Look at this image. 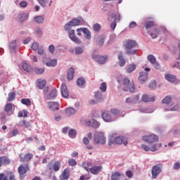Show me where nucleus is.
<instances>
[{"label": "nucleus", "mask_w": 180, "mask_h": 180, "mask_svg": "<svg viewBox=\"0 0 180 180\" xmlns=\"http://www.w3.org/2000/svg\"><path fill=\"white\" fill-rule=\"evenodd\" d=\"M19 133V130L13 129L11 132L8 133V137H15V136H18Z\"/></svg>", "instance_id": "obj_43"}, {"label": "nucleus", "mask_w": 180, "mask_h": 180, "mask_svg": "<svg viewBox=\"0 0 180 180\" xmlns=\"http://www.w3.org/2000/svg\"><path fill=\"white\" fill-rule=\"evenodd\" d=\"M57 96V89H53L51 91L50 94L47 96L48 99H55V98Z\"/></svg>", "instance_id": "obj_31"}, {"label": "nucleus", "mask_w": 180, "mask_h": 180, "mask_svg": "<svg viewBox=\"0 0 180 180\" xmlns=\"http://www.w3.org/2000/svg\"><path fill=\"white\" fill-rule=\"evenodd\" d=\"M20 6L21 8H26L27 6V2L26 1H23L21 3H20Z\"/></svg>", "instance_id": "obj_62"}, {"label": "nucleus", "mask_w": 180, "mask_h": 180, "mask_svg": "<svg viewBox=\"0 0 180 180\" xmlns=\"http://www.w3.org/2000/svg\"><path fill=\"white\" fill-rule=\"evenodd\" d=\"M69 136H70L71 139H75L77 136V131L75 129H70L69 131Z\"/></svg>", "instance_id": "obj_42"}, {"label": "nucleus", "mask_w": 180, "mask_h": 180, "mask_svg": "<svg viewBox=\"0 0 180 180\" xmlns=\"http://www.w3.org/2000/svg\"><path fill=\"white\" fill-rule=\"evenodd\" d=\"M32 158H33V154L32 153H27L23 157H22V155H20V161L21 162H29V161H30Z\"/></svg>", "instance_id": "obj_13"}, {"label": "nucleus", "mask_w": 180, "mask_h": 180, "mask_svg": "<svg viewBox=\"0 0 180 180\" xmlns=\"http://www.w3.org/2000/svg\"><path fill=\"white\" fill-rule=\"evenodd\" d=\"M34 71L35 74L40 75V74H43L44 72V69L35 68Z\"/></svg>", "instance_id": "obj_49"}, {"label": "nucleus", "mask_w": 180, "mask_h": 180, "mask_svg": "<svg viewBox=\"0 0 180 180\" xmlns=\"http://www.w3.org/2000/svg\"><path fill=\"white\" fill-rule=\"evenodd\" d=\"M92 58L98 63V64H105L106 60H108V56L93 55Z\"/></svg>", "instance_id": "obj_7"}, {"label": "nucleus", "mask_w": 180, "mask_h": 180, "mask_svg": "<svg viewBox=\"0 0 180 180\" xmlns=\"http://www.w3.org/2000/svg\"><path fill=\"white\" fill-rule=\"evenodd\" d=\"M13 108V105L12 103H7L5 107H4V110L6 113H8V115H12L13 114V112H12V109Z\"/></svg>", "instance_id": "obj_23"}, {"label": "nucleus", "mask_w": 180, "mask_h": 180, "mask_svg": "<svg viewBox=\"0 0 180 180\" xmlns=\"http://www.w3.org/2000/svg\"><path fill=\"white\" fill-rule=\"evenodd\" d=\"M101 172H102V166H94L90 168V172L93 175H98Z\"/></svg>", "instance_id": "obj_17"}, {"label": "nucleus", "mask_w": 180, "mask_h": 180, "mask_svg": "<svg viewBox=\"0 0 180 180\" xmlns=\"http://www.w3.org/2000/svg\"><path fill=\"white\" fill-rule=\"evenodd\" d=\"M126 176H127V178H133V172H131V170H127L126 172Z\"/></svg>", "instance_id": "obj_58"}, {"label": "nucleus", "mask_w": 180, "mask_h": 180, "mask_svg": "<svg viewBox=\"0 0 180 180\" xmlns=\"http://www.w3.org/2000/svg\"><path fill=\"white\" fill-rule=\"evenodd\" d=\"M148 60L150 63V64H154V63L157 61V60L155 59V57L153 55H149L148 56Z\"/></svg>", "instance_id": "obj_45"}, {"label": "nucleus", "mask_w": 180, "mask_h": 180, "mask_svg": "<svg viewBox=\"0 0 180 180\" xmlns=\"http://www.w3.org/2000/svg\"><path fill=\"white\" fill-rule=\"evenodd\" d=\"M68 164L70 167H74V165H77V160L75 159H69Z\"/></svg>", "instance_id": "obj_53"}, {"label": "nucleus", "mask_w": 180, "mask_h": 180, "mask_svg": "<svg viewBox=\"0 0 180 180\" xmlns=\"http://www.w3.org/2000/svg\"><path fill=\"white\" fill-rule=\"evenodd\" d=\"M48 108L51 110H58L60 109V105L58 103L51 101L48 103Z\"/></svg>", "instance_id": "obj_16"}, {"label": "nucleus", "mask_w": 180, "mask_h": 180, "mask_svg": "<svg viewBox=\"0 0 180 180\" xmlns=\"http://www.w3.org/2000/svg\"><path fill=\"white\" fill-rule=\"evenodd\" d=\"M22 68L27 72H30V71H32V67L26 63H22Z\"/></svg>", "instance_id": "obj_37"}, {"label": "nucleus", "mask_w": 180, "mask_h": 180, "mask_svg": "<svg viewBox=\"0 0 180 180\" xmlns=\"http://www.w3.org/2000/svg\"><path fill=\"white\" fill-rule=\"evenodd\" d=\"M31 47H32V50L36 51V50H37V49H39V44L37 42H34L32 44Z\"/></svg>", "instance_id": "obj_59"}, {"label": "nucleus", "mask_w": 180, "mask_h": 180, "mask_svg": "<svg viewBox=\"0 0 180 180\" xmlns=\"http://www.w3.org/2000/svg\"><path fill=\"white\" fill-rule=\"evenodd\" d=\"M46 65H47V67H56V65H57V60L54 59L50 60L49 62L46 63Z\"/></svg>", "instance_id": "obj_38"}, {"label": "nucleus", "mask_w": 180, "mask_h": 180, "mask_svg": "<svg viewBox=\"0 0 180 180\" xmlns=\"http://www.w3.org/2000/svg\"><path fill=\"white\" fill-rule=\"evenodd\" d=\"M30 169L29 168V164H25V165H21L18 168V174L20 175H25L27 171H29Z\"/></svg>", "instance_id": "obj_9"}, {"label": "nucleus", "mask_w": 180, "mask_h": 180, "mask_svg": "<svg viewBox=\"0 0 180 180\" xmlns=\"http://www.w3.org/2000/svg\"><path fill=\"white\" fill-rule=\"evenodd\" d=\"M124 47L127 54L133 56L137 53V50H131V49L137 47V42H136V41H133L131 39L128 40L124 44Z\"/></svg>", "instance_id": "obj_2"}, {"label": "nucleus", "mask_w": 180, "mask_h": 180, "mask_svg": "<svg viewBox=\"0 0 180 180\" xmlns=\"http://www.w3.org/2000/svg\"><path fill=\"white\" fill-rule=\"evenodd\" d=\"M69 37L74 43H76V44H81L80 39L75 37V31L74 30H71L69 32Z\"/></svg>", "instance_id": "obj_10"}, {"label": "nucleus", "mask_w": 180, "mask_h": 180, "mask_svg": "<svg viewBox=\"0 0 180 180\" xmlns=\"http://www.w3.org/2000/svg\"><path fill=\"white\" fill-rule=\"evenodd\" d=\"M122 84L124 86V91L126 92H127V91H129V92H134V91H136L134 82L133 81H130L129 77L124 78Z\"/></svg>", "instance_id": "obj_3"}, {"label": "nucleus", "mask_w": 180, "mask_h": 180, "mask_svg": "<svg viewBox=\"0 0 180 180\" xmlns=\"http://www.w3.org/2000/svg\"><path fill=\"white\" fill-rule=\"evenodd\" d=\"M120 176H122V174L119 172H115L111 175V180H120Z\"/></svg>", "instance_id": "obj_33"}, {"label": "nucleus", "mask_w": 180, "mask_h": 180, "mask_svg": "<svg viewBox=\"0 0 180 180\" xmlns=\"http://www.w3.org/2000/svg\"><path fill=\"white\" fill-rule=\"evenodd\" d=\"M102 117L105 122H113V120H112V117L110 116V115H109V112H108V111H104L102 113Z\"/></svg>", "instance_id": "obj_20"}, {"label": "nucleus", "mask_w": 180, "mask_h": 180, "mask_svg": "<svg viewBox=\"0 0 180 180\" xmlns=\"http://www.w3.org/2000/svg\"><path fill=\"white\" fill-rule=\"evenodd\" d=\"M102 27L101 25H100L99 23H96L93 26V29L95 32H99L101 30V28Z\"/></svg>", "instance_id": "obj_48"}, {"label": "nucleus", "mask_w": 180, "mask_h": 180, "mask_svg": "<svg viewBox=\"0 0 180 180\" xmlns=\"http://www.w3.org/2000/svg\"><path fill=\"white\" fill-rule=\"evenodd\" d=\"M38 3L42 8H46V4H47V0H37Z\"/></svg>", "instance_id": "obj_56"}, {"label": "nucleus", "mask_w": 180, "mask_h": 180, "mask_svg": "<svg viewBox=\"0 0 180 180\" xmlns=\"http://www.w3.org/2000/svg\"><path fill=\"white\" fill-rule=\"evenodd\" d=\"M70 169H65L60 176V180H68L70 178Z\"/></svg>", "instance_id": "obj_14"}, {"label": "nucleus", "mask_w": 180, "mask_h": 180, "mask_svg": "<svg viewBox=\"0 0 180 180\" xmlns=\"http://www.w3.org/2000/svg\"><path fill=\"white\" fill-rule=\"evenodd\" d=\"M142 150H144L145 151H153V152H155V151H157V145H153L150 148V147L143 144L141 146Z\"/></svg>", "instance_id": "obj_24"}, {"label": "nucleus", "mask_w": 180, "mask_h": 180, "mask_svg": "<svg viewBox=\"0 0 180 180\" xmlns=\"http://www.w3.org/2000/svg\"><path fill=\"white\" fill-rule=\"evenodd\" d=\"M77 110H75V108H69L65 110V113L67 116H72V115H75Z\"/></svg>", "instance_id": "obj_29"}, {"label": "nucleus", "mask_w": 180, "mask_h": 180, "mask_svg": "<svg viewBox=\"0 0 180 180\" xmlns=\"http://www.w3.org/2000/svg\"><path fill=\"white\" fill-rule=\"evenodd\" d=\"M152 39H157V35L160 34V30L153 29L152 32H148Z\"/></svg>", "instance_id": "obj_28"}, {"label": "nucleus", "mask_w": 180, "mask_h": 180, "mask_svg": "<svg viewBox=\"0 0 180 180\" xmlns=\"http://www.w3.org/2000/svg\"><path fill=\"white\" fill-rule=\"evenodd\" d=\"M82 141L83 144H85V146H88V144H89V139L86 137H84Z\"/></svg>", "instance_id": "obj_63"}, {"label": "nucleus", "mask_w": 180, "mask_h": 180, "mask_svg": "<svg viewBox=\"0 0 180 180\" xmlns=\"http://www.w3.org/2000/svg\"><path fill=\"white\" fill-rule=\"evenodd\" d=\"M142 140L146 141V143H155V141H158V136L154 134H150L148 136H143L142 137Z\"/></svg>", "instance_id": "obj_6"}, {"label": "nucleus", "mask_w": 180, "mask_h": 180, "mask_svg": "<svg viewBox=\"0 0 180 180\" xmlns=\"http://www.w3.org/2000/svg\"><path fill=\"white\" fill-rule=\"evenodd\" d=\"M75 51V54H82V53H84V49L81 47H76Z\"/></svg>", "instance_id": "obj_51"}, {"label": "nucleus", "mask_w": 180, "mask_h": 180, "mask_svg": "<svg viewBox=\"0 0 180 180\" xmlns=\"http://www.w3.org/2000/svg\"><path fill=\"white\" fill-rule=\"evenodd\" d=\"M77 84L79 86H82V85H84V84H85V79L84 78L77 79Z\"/></svg>", "instance_id": "obj_46"}, {"label": "nucleus", "mask_w": 180, "mask_h": 180, "mask_svg": "<svg viewBox=\"0 0 180 180\" xmlns=\"http://www.w3.org/2000/svg\"><path fill=\"white\" fill-rule=\"evenodd\" d=\"M18 126H20V127H25L27 129H28L29 127H32L30 122L25 120H22L19 122Z\"/></svg>", "instance_id": "obj_25"}, {"label": "nucleus", "mask_w": 180, "mask_h": 180, "mask_svg": "<svg viewBox=\"0 0 180 180\" xmlns=\"http://www.w3.org/2000/svg\"><path fill=\"white\" fill-rule=\"evenodd\" d=\"M171 101H172L171 96H166L165 98L162 99V103H166L167 105H169Z\"/></svg>", "instance_id": "obj_47"}, {"label": "nucleus", "mask_w": 180, "mask_h": 180, "mask_svg": "<svg viewBox=\"0 0 180 180\" xmlns=\"http://www.w3.org/2000/svg\"><path fill=\"white\" fill-rule=\"evenodd\" d=\"M0 158H1V161H3V165H8V164H11V160H9V158L6 156H1Z\"/></svg>", "instance_id": "obj_35"}, {"label": "nucleus", "mask_w": 180, "mask_h": 180, "mask_svg": "<svg viewBox=\"0 0 180 180\" xmlns=\"http://www.w3.org/2000/svg\"><path fill=\"white\" fill-rule=\"evenodd\" d=\"M165 78L167 81H169V82H175V79H176V77L172 75H166Z\"/></svg>", "instance_id": "obj_32"}, {"label": "nucleus", "mask_w": 180, "mask_h": 180, "mask_svg": "<svg viewBox=\"0 0 180 180\" xmlns=\"http://www.w3.org/2000/svg\"><path fill=\"white\" fill-rule=\"evenodd\" d=\"M34 20L36 23H44V17L41 15L36 16L34 18Z\"/></svg>", "instance_id": "obj_34"}, {"label": "nucleus", "mask_w": 180, "mask_h": 180, "mask_svg": "<svg viewBox=\"0 0 180 180\" xmlns=\"http://www.w3.org/2000/svg\"><path fill=\"white\" fill-rule=\"evenodd\" d=\"M132 100L134 101V103H137V102H140V96L136 95L132 96Z\"/></svg>", "instance_id": "obj_57"}, {"label": "nucleus", "mask_w": 180, "mask_h": 180, "mask_svg": "<svg viewBox=\"0 0 180 180\" xmlns=\"http://www.w3.org/2000/svg\"><path fill=\"white\" fill-rule=\"evenodd\" d=\"M47 84V82H46V80H41V79H39L37 84V86L39 89H43V88H44V86H46Z\"/></svg>", "instance_id": "obj_26"}, {"label": "nucleus", "mask_w": 180, "mask_h": 180, "mask_svg": "<svg viewBox=\"0 0 180 180\" xmlns=\"http://www.w3.org/2000/svg\"><path fill=\"white\" fill-rule=\"evenodd\" d=\"M60 162L59 161H56L55 163L53 165V169L55 171V172H57L58 169H60Z\"/></svg>", "instance_id": "obj_40"}, {"label": "nucleus", "mask_w": 180, "mask_h": 180, "mask_svg": "<svg viewBox=\"0 0 180 180\" xmlns=\"http://www.w3.org/2000/svg\"><path fill=\"white\" fill-rule=\"evenodd\" d=\"M150 89H155L157 88V83L155 81H153L149 84Z\"/></svg>", "instance_id": "obj_52"}, {"label": "nucleus", "mask_w": 180, "mask_h": 180, "mask_svg": "<svg viewBox=\"0 0 180 180\" xmlns=\"http://www.w3.org/2000/svg\"><path fill=\"white\" fill-rule=\"evenodd\" d=\"M61 95L63 98H68L70 96V91L67 89V85L63 83L60 86Z\"/></svg>", "instance_id": "obj_11"}, {"label": "nucleus", "mask_w": 180, "mask_h": 180, "mask_svg": "<svg viewBox=\"0 0 180 180\" xmlns=\"http://www.w3.org/2000/svg\"><path fill=\"white\" fill-rule=\"evenodd\" d=\"M94 141L96 144H105L106 143V138L102 132H96L94 134Z\"/></svg>", "instance_id": "obj_4"}, {"label": "nucleus", "mask_w": 180, "mask_h": 180, "mask_svg": "<svg viewBox=\"0 0 180 180\" xmlns=\"http://www.w3.org/2000/svg\"><path fill=\"white\" fill-rule=\"evenodd\" d=\"M112 18H114V22H119L120 20V14H114Z\"/></svg>", "instance_id": "obj_55"}, {"label": "nucleus", "mask_w": 180, "mask_h": 180, "mask_svg": "<svg viewBox=\"0 0 180 180\" xmlns=\"http://www.w3.org/2000/svg\"><path fill=\"white\" fill-rule=\"evenodd\" d=\"M0 180H16L15 175L13 174H9V176H6L4 173L0 174Z\"/></svg>", "instance_id": "obj_22"}, {"label": "nucleus", "mask_w": 180, "mask_h": 180, "mask_svg": "<svg viewBox=\"0 0 180 180\" xmlns=\"http://www.w3.org/2000/svg\"><path fill=\"white\" fill-rule=\"evenodd\" d=\"M161 171H162V165H154L152 167V179H155V178H157V176H158V175H160V174H161Z\"/></svg>", "instance_id": "obj_5"}, {"label": "nucleus", "mask_w": 180, "mask_h": 180, "mask_svg": "<svg viewBox=\"0 0 180 180\" xmlns=\"http://www.w3.org/2000/svg\"><path fill=\"white\" fill-rule=\"evenodd\" d=\"M79 25V20L78 19L72 20L68 24L64 26L65 30H68L70 29V26H78Z\"/></svg>", "instance_id": "obj_15"}, {"label": "nucleus", "mask_w": 180, "mask_h": 180, "mask_svg": "<svg viewBox=\"0 0 180 180\" xmlns=\"http://www.w3.org/2000/svg\"><path fill=\"white\" fill-rule=\"evenodd\" d=\"M110 112L112 113V115H114L115 116H117V115L120 113V111H119V110L116 108H112L110 110Z\"/></svg>", "instance_id": "obj_54"}, {"label": "nucleus", "mask_w": 180, "mask_h": 180, "mask_svg": "<svg viewBox=\"0 0 180 180\" xmlns=\"http://www.w3.org/2000/svg\"><path fill=\"white\" fill-rule=\"evenodd\" d=\"M153 26H155V22L152 20L147 21L145 25L146 29H150V27H153Z\"/></svg>", "instance_id": "obj_41"}, {"label": "nucleus", "mask_w": 180, "mask_h": 180, "mask_svg": "<svg viewBox=\"0 0 180 180\" xmlns=\"http://www.w3.org/2000/svg\"><path fill=\"white\" fill-rule=\"evenodd\" d=\"M18 19L22 23L25 22V20H27L29 19V15L26 13H20L18 15Z\"/></svg>", "instance_id": "obj_18"}, {"label": "nucleus", "mask_w": 180, "mask_h": 180, "mask_svg": "<svg viewBox=\"0 0 180 180\" xmlns=\"http://www.w3.org/2000/svg\"><path fill=\"white\" fill-rule=\"evenodd\" d=\"M92 126H93V127H94V129H98V127H99V126H101V124L99 122H98L97 121H94Z\"/></svg>", "instance_id": "obj_60"}, {"label": "nucleus", "mask_w": 180, "mask_h": 180, "mask_svg": "<svg viewBox=\"0 0 180 180\" xmlns=\"http://www.w3.org/2000/svg\"><path fill=\"white\" fill-rule=\"evenodd\" d=\"M74 74H75L74 68H69L68 72V79H69V81L74 79Z\"/></svg>", "instance_id": "obj_27"}, {"label": "nucleus", "mask_w": 180, "mask_h": 180, "mask_svg": "<svg viewBox=\"0 0 180 180\" xmlns=\"http://www.w3.org/2000/svg\"><path fill=\"white\" fill-rule=\"evenodd\" d=\"M136 68V64L132 63L129 65L126 71L128 74H131V72H133V71H134Z\"/></svg>", "instance_id": "obj_30"}, {"label": "nucleus", "mask_w": 180, "mask_h": 180, "mask_svg": "<svg viewBox=\"0 0 180 180\" xmlns=\"http://www.w3.org/2000/svg\"><path fill=\"white\" fill-rule=\"evenodd\" d=\"M112 144H127V139L123 136H117V134H112L109 136L108 146H112Z\"/></svg>", "instance_id": "obj_1"}, {"label": "nucleus", "mask_w": 180, "mask_h": 180, "mask_svg": "<svg viewBox=\"0 0 180 180\" xmlns=\"http://www.w3.org/2000/svg\"><path fill=\"white\" fill-rule=\"evenodd\" d=\"M15 96H16V94H15V92L9 93L7 98L8 102H12V101H14Z\"/></svg>", "instance_id": "obj_39"}, {"label": "nucleus", "mask_w": 180, "mask_h": 180, "mask_svg": "<svg viewBox=\"0 0 180 180\" xmlns=\"http://www.w3.org/2000/svg\"><path fill=\"white\" fill-rule=\"evenodd\" d=\"M153 65V67L156 68V70H160L161 68V65H159V63L157 62V60L154 63H152Z\"/></svg>", "instance_id": "obj_61"}, {"label": "nucleus", "mask_w": 180, "mask_h": 180, "mask_svg": "<svg viewBox=\"0 0 180 180\" xmlns=\"http://www.w3.org/2000/svg\"><path fill=\"white\" fill-rule=\"evenodd\" d=\"M142 102L148 103V102H155V96H148L147 94H143L141 98Z\"/></svg>", "instance_id": "obj_12"}, {"label": "nucleus", "mask_w": 180, "mask_h": 180, "mask_svg": "<svg viewBox=\"0 0 180 180\" xmlns=\"http://www.w3.org/2000/svg\"><path fill=\"white\" fill-rule=\"evenodd\" d=\"M105 41V37H99L97 39V44L98 46H103V43Z\"/></svg>", "instance_id": "obj_44"}, {"label": "nucleus", "mask_w": 180, "mask_h": 180, "mask_svg": "<svg viewBox=\"0 0 180 180\" xmlns=\"http://www.w3.org/2000/svg\"><path fill=\"white\" fill-rule=\"evenodd\" d=\"M106 89H107L106 83L103 82L101 84L100 91H101V92H106Z\"/></svg>", "instance_id": "obj_50"}, {"label": "nucleus", "mask_w": 180, "mask_h": 180, "mask_svg": "<svg viewBox=\"0 0 180 180\" xmlns=\"http://www.w3.org/2000/svg\"><path fill=\"white\" fill-rule=\"evenodd\" d=\"M77 32H82L86 39H91V32L86 28H79Z\"/></svg>", "instance_id": "obj_19"}, {"label": "nucleus", "mask_w": 180, "mask_h": 180, "mask_svg": "<svg viewBox=\"0 0 180 180\" xmlns=\"http://www.w3.org/2000/svg\"><path fill=\"white\" fill-rule=\"evenodd\" d=\"M180 168V163L179 162H176L174 165V169H179Z\"/></svg>", "instance_id": "obj_64"}, {"label": "nucleus", "mask_w": 180, "mask_h": 180, "mask_svg": "<svg viewBox=\"0 0 180 180\" xmlns=\"http://www.w3.org/2000/svg\"><path fill=\"white\" fill-rule=\"evenodd\" d=\"M148 78V72H141L139 73L138 80L139 81L140 84H146V81H147Z\"/></svg>", "instance_id": "obj_8"}, {"label": "nucleus", "mask_w": 180, "mask_h": 180, "mask_svg": "<svg viewBox=\"0 0 180 180\" xmlns=\"http://www.w3.org/2000/svg\"><path fill=\"white\" fill-rule=\"evenodd\" d=\"M117 58L119 60L120 67H124V65H126V60H124V57H123V53L120 52Z\"/></svg>", "instance_id": "obj_21"}, {"label": "nucleus", "mask_w": 180, "mask_h": 180, "mask_svg": "<svg viewBox=\"0 0 180 180\" xmlns=\"http://www.w3.org/2000/svg\"><path fill=\"white\" fill-rule=\"evenodd\" d=\"M20 102L22 105H25V106H30L32 105V101L29 98H22Z\"/></svg>", "instance_id": "obj_36"}]
</instances>
